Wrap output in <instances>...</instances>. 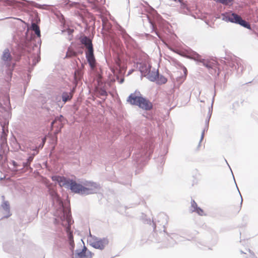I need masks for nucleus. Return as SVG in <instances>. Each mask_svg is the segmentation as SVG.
Instances as JSON below:
<instances>
[{
	"label": "nucleus",
	"mask_w": 258,
	"mask_h": 258,
	"mask_svg": "<svg viewBox=\"0 0 258 258\" xmlns=\"http://www.w3.org/2000/svg\"><path fill=\"white\" fill-rule=\"evenodd\" d=\"M51 179L54 181H56L60 186L69 188L72 179H67L63 176L57 175L52 176Z\"/></svg>",
	"instance_id": "obj_6"
},
{
	"label": "nucleus",
	"mask_w": 258,
	"mask_h": 258,
	"mask_svg": "<svg viewBox=\"0 0 258 258\" xmlns=\"http://www.w3.org/2000/svg\"><path fill=\"white\" fill-rule=\"evenodd\" d=\"M1 140L3 144H5L7 142V134L3 129V132L1 136Z\"/></svg>",
	"instance_id": "obj_19"
},
{
	"label": "nucleus",
	"mask_w": 258,
	"mask_h": 258,
	"mask_svg": "<svg viewBox=\"0 0 258 258\" xmlns=\"http://www.w3.org/2000/svg\"><path fill=\"white\" fill-rule=\"evenodd\" d=\"M79 255L81 258H92L93 253L88 250L86 247H84L82 251L79 253Z\"/></svg>",
	"instance_id": "obj_11"
},
{
	"label": "nucleus",
	"mask_w": 258,
	"mask_h": 258,
	"mask_svg": "<svg viewBox=\"0 0 258 258\" xmlns=\"http://www.w3.org/2000/svg\"><path fill=\"white\" fill-rule=\"evenodd\" d=\"M138 106L144 110H150L152 108L153 105L149 100L142 97Z\"/></svg>",
	"instance_id": "obj_8"
},
{
	"label": "nucleus",
	"mask_w": 258,
	"mask_h": 258,
	"mask_svg": "<svg viewBox=\"0 0 258 258\" xmlns=\"http://www.w3.org/2000/svg\"><path fill=\"white\" fill-rule=\"evenodd\" d=\"M80 41L87 49L85 52L86 56L90 66L92 69H93L95 67L96 60L94 55L92 41L87 36H84L80 38Z\"/></svg>",
	"instance_id": "obj_1"
},
{
	"label": "nucleus",
	"mask_w": 258,
	"mask_h": 258,
	"mask_svg": "<svg viewBox=\"0 0 258 258\" xmlns=\"http://www.w3.org/2000/svg\"><path fill=\"white\" fill-rule=\"evenodd\" d=\"M83 194H91L97 192L100 186L95 182H87L84 184Z\"/></svg>",
	"instance_id": "obj_5"
},
{
	"label": "nucleus",
	"mask_w": 258,
	"mask_h": 258,
	"mask_svg": "<svg viewBox=\"0 0 258 258\" xmlns=\"http://www.w3.org/2000/svg\"><path fill=\"white\" fill-rule=\"evenodd\" d=\"M109 241L106 238H100L94 237L90 240V244L96 249H103L108 244Z\"/></svg>",
	"instance_id": "obj_2"
},
{
	"label": "nucleus",
	"mask_w": 258,
	"mask_h": 258,
	"mask_svg": "<svg viewBox=\"0 0 258 258\" xmlns=\"http://www.w3.org/2000/svg\"><path fill=\"white\" fill-rule=\"evenodd\" d=\"M46 138H44L42 139V146L44 145L45 142Z\"/></svg>",
	"instance_id": "obj_23"
},
{
	"label": "nucleus",
	"mask_w": 258,
	"mask_h": 258,
	"mask_svg": "<svg viewBox=\"0 0 258 258\" xmlns=\"http://www.w3.org/2000/svg\"><path fill=\"white\" fill-rule=\"evenodd\" d=\"M76 54L75 52L72 51H68L67 54V56H71L72 55H75Z\"/></svg>",
	"instance_id": "obj_22"
},
{
	"label": "nucleus",
	"mask_w": 258,
	"mask_h": 258,
	"mask_svg": "<svg viewBox=\"0 0 258 258\" xmlns=\"http://www.w3.org/2000/svg\"><path fill=\"white\" fill-rule=\"evenodd\" d=\"M2 59L5 61H10L11 60V55L8 49L4 51L2 56Z\"/></svg>",
	"instance_id": "obj_13"
},
{
	"label": "nucleus",
	"mask_w": 258,
	"mask_h": 258,
	"mask_svg": "<svg viewBox=\"0 0 258 258\" xmlns=\"http://www.w3.org/2000/svg\"><path fill=\"white\" fill-rule=\"evenodd\" d=\"M196 211L199 215H200L201 216L205 215L204 211L202 209H200V208H197Z\"/></svg>",
	"instance_id": "obj_20"
},
{
	"label": "nucleus",
	"mask_w": 258,
	"mask_h": 258,
	"mask_svg": "<svg viewBox=\"0 0 258 258\" xmlns=\"http://www.w3.org/2000/svg\"><path fill=\"white\" fill-rule=\"evenodd\" d=\"M142 96L137 95L136 93L131 94L127 98V102L132 105L138 106Z\"/></svg>",
	"instance_id": "obj_9"
},
{
	"label": "nucleus",
	"mask_w": 258,
	"mask_h": 258,
	"mask_svg": "<svg viewBox=\"0 0 258 258\" xmlns=\"http://www.w3.org/2000/svg\"><path fill=\"white\" fill-rule=\"evenodd\" d=\"M13 165H14L15 166H16V165H17L16 164H16V162L13 161Z\"/></svg>",
	"instance_id": "obj_25"
},
{
	"label": "nucleus",
	"mask_w": 258,
	"mask_h": 258,
	"mask_svg": "<svg viewBox=\"0 0 258 258\" xmlns=\"http://www.w3.org/2000/svg\"><path fill=\"white\" fill-rule=\"evenodd\" d=\"M97 92L100 96H107V93L104 89H103L101 88L98 89Z\"/></svg>",
	"instance_id": "obj_17"
},
{
	"label": "nucleus",
	"mask_w": 258,
	"mask_h": 258,
	"mask_svg": "<svg viewBox=\"0 0 258 258\" xmlns=\"http://www.w3.org/2000/svg\"><path fill=\"white\" fill-rule=\"evenodd\" d=\"M204 64L208 68H213V65L210 62L204 63Z\"/></svg>",
	"instance_id": "obj_21"
},
{
	"label": "nucleus",
	"mask_w": 258,
	"mask_h": 258,
	"mask_svg": "<svg viewBox=\"0 0 258 258\" xmlns=\"http://www.w3.org/2000/svg\"><path fill=\"white\" fill-rule=\"evenodd\" d=\"M157 82L159 84H165L167 82V79L163 76H159V75L158 74V77L157 78Z\"/></svg>",
	"instance_id": "obj_16"
},
{
	"label": "nucleus",
	"mask_w": 258,
	"mask_h": 258,
	"mask_svg": "<svg viewBox=\"0 0 258 258\" xmlns=\"http://www.w3.org/2000/svg\"><path fill=\"white\" fill-rule=\"evenodd\" d=\"M2 206L6 210H9L10 209V204L8 201H4L2 204Z\"/></svg>",
	"instance_id": "obj_18"
},
{
	"label": "nucleus",
	"mask_w": 258,
	"mask_h": 258,
	"mask_svg": "<svg viewBox=\"0 0 258 258\" xmlns=\"http://www.w3.org/2000/svg\"><path fill=\"white\" fill-rule=\"evenodd\" d=\"M69 188L74 192L83 194L84 186L71 180Z\"/></svg>",
	"instance_id": "obj_7"
},
{
	"label": "nucleus",
	"mask_w": 258,
	"mask_h": 258,
	"mask_svg": "<svg viewBox=\"0 0 258 258\" xmlns=\"http://www.w3.org/2000/svg\"><path fill=\"white\" fill-rule=\"evenodd\" d=\"M158 74V73L156 71L151 72L150 71L148 74V78L151 81H155L157 80Z\"/></svg>",
	"instance_id": "obj_14"
},
{
	"label": "nucleus",
	"mask_w": 258,
	"mask_h": 258,
	"mask_svg": "<svg viewBox=\"0 0 258 258\" xmlns=\"http://www.w3.org/2000/svg\"><path fill=\"white\" fill-rule=\"evenodd\" d=\"M74 89L72 90V92L67 93L63 92L62 94V101L64 102H66L67 101L70 100L73 97Z\"/></svg>",
	"instance_id": "obj_12"
},
{
	"label": "nucleus",
	"mask_w": 258,
	"mask_h": 258,
	"mask_svg": "<svg viewBox=\"0 0 258 258\" xmlns=\"http://www.w3.org/2000/svg\"><path fill=\"white\" fill-rule=\"evenodd\" d=\"M63 214H64L63 217V219L61 218V220L62 221L64 220H66L68 224V226L67 227L66 231L68 234V239H69L70 244L72 248H74V247L75 246V243H74V241L73 239V233L70 230V223L71 222L70 215H69V213H66V214L65 215L64 212H63Z\"/></svg>",
	"instance_id": "obj_4"
},
{
	"label": "nucleus",
	"mask_w": 258,
	"mask_h": 258,
	"mask_svg": "<svg viewBox=\"0 0 258 258\" xmlns=\"http://www.w3.org/2000/svg\"><path fill=\"white\" fill-rule=\"evenodd\" d=\"M242 201L240 203L238 202L237 204L234 203L230 205L229 207L230 212L233 214H237L241 209Z\"/></svg>",
	"instance_id": "obj_10"
},
{
	"label": "nucleus",
	"mask_w": 258,
	"mask_h": 258,
	"mask_svg": "<svg viewBox=\"0 0 258 258\" xmlns=\"http://www.w3.org/2000/svg\"><path fill=\"white\" fill-rule=\"evenodd\" d=\"M32 160H33V158L30 157L28 159V161L30 162L31 161H32Z\"/></svg>",
	"instance_id": "obj_24"
},
{
	"label": "nucleus",
	"mask_w": 258,
	"mask_h": 258,
	"mask_svg": "<svg viewBox=\"0 0 258 258\" xmlns=\"http://www.w3.org/2000/svg\"><path fill=\"white\" fill-rule=\"evenodd\" d=\"M32 29L35 32V34L38 36H40V31L39 26L35 23L32 24Z\"/></svg>",
	"instance_id": "obj_15"
},
{
	"label": "nucleus",
	"mask_w": 258,
	"mask_h": 258,
	"mask_svg": "<svg viewBox=\"0 0 258 258\" xmlns=\"http://www.w3.org/2000/svg\"><path fill=\"white\" fill-rule=\"evenodd\" d=\"M226 19L232 23L238 24L241 26L248 29L250 28V25L245 20H243L240 16H238L235 13L229 14L227 16H226Z\"/></svg>",
	"instance_id": "obj_3"
},
{
	"label": "nucleus",
	"mask_w": 258,
	"mask_h": 258,
	"mask_svg": "<svg viewBox=\"0 0 258 258\" xmlns=\"http://www.w3.org/2000/svg\"><path fill=\"white\" fill-rule=\"evenodd\" d=\"M194 205H197V204L195 203V201H193V204H192V206H194Z\"/></svg>",
	"instance_id": "obj_26"
}]
</instances>
